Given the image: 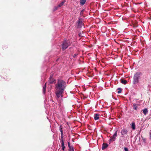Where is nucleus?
I'll use <instances>...</instances> for the list:
<instances>
[{"label": "nucleus", "instance_id": "nucleus-3", "mask_svg": "<svg viewBox=\"0 0 151 151\" xmlns=\"http://www.w3.org/2000/svg\"><path fill=\"white\" fill-rule=\"evenodd\" d=\"M70 44V43L68 40H65L63 42L62 45L63 50L66 49Z\"/></svg>", "mask_w": 151, "mask_h": 151}, {"label": "nucleus", "instance_id": "nucleus-8", "mask_svg": "<svg viewBox=\"0 0 151 151\" xmlns=\"http://www.w3.org/2000/svg\"><path fill=\"white\" fill-rule=\"evenodd\" d=\"M108 146V145L106 143H103L102 145V150H104L105 149V148H107Z\"/></svg>", "mask_w": 151, "mask_h": 151}, {"label": "nucleus", "instance_id": "nucleus-23", "mask_svg": "<svg viewBox=\"0 0 151 151\" xmlns=\"http://www.w3.org/2000/svg\"><path fill=\"white\" fill-rule=\"evenodd\" d=\"M124 150L125 151H128V149L127 147H124Z\"/></svg>", "mask_w": 151, "mask_h": 151}, {"label": "nucleus", "instance_id": "nucleus-24", "mask_svg": "<svg viewBox=\"0 0 151 151\" xmlns=\"http://www.w3.org/2000/svg\"><path fill=\"white\" fill-rule=\"evenodd\" d=\"M77 55H78L77 54H75L73 55V57H74V58H75Z\"/></svg>", "mask_w": 151, "mask_h": 151}, {"label": "nucleus", "instance_id": "nucleus-11", "mask_svg": "<svg viewBox=\"0 0 151 151\" xmlns=\"http://www.w3.org/2000/svg\"><path fill=\"white\" fill-rule=\"evenodd\" d=\"M135 125L134 122H132L131 124V127L132 129L134 130L135 129Z\"/></svg>", "mask_w": 151, "mask_h": 151}, {"label": "nucleus", "instance_id": "nucleus-18", "mask_svg": "<svg viewBox=\"0 0 151 151\" xmlns=\"http://www.w3.org/2000/svg\"><path fill=\"white\" fill-rule=\"evenodd\" d=\"M118 91L117 92V93H121L122 91V89L120 88H118Z\"/></svg>", "mask_w": 151, "mask_h": 151}, {"label": "nucleus", "instance_id": "nucleus-19", "mask_svg": "<svg viewBox=\"0 0 151 151\" xmlns=\"http://www.w3.org/2000/svg\"><path fill=\"white\" fill-rule=\"evenodd\" d=\"M58 7H58V6H55L53 9V11H56V10H57L58 9Z\"/></svg>", "mask_w": 151, "mask_h": 151}, {"label": "nucleus", "instance_id": "nucleus-17", "mask_svg": "<svg viewBox=\"0 0 151 151\" xmlns=\"http://www.w3.org/2000/svg\"><path fill=\"white\" fill-rule=\"evenodd\" d=\"M69 148V151H74V149L73 146H71V147Z\"/></svg>", "mask_w": 151, "mask_h": 151}, {"label": "nucleus", "instance_id": "nucleus-22", "mask_svg": "<svg viewBox=\"0 0 151 151\" xmlns=\"http://www.w3.org/2000/svg\"><path fill=\"white\" fill-rule=\"evenodd\" d=\"M68 146L69 148L70 147H71V146H70V143L69 142H68Z\"/></svg>", "mask_w": 151, "mask_h": 151}, {"label": "nucleus", "instance_id": "nucleus-20", "mask_svg": "<svg viewBox=\"0 0 151 151\" xmlns=\"http://www.w3.org/2000/svg\"><path fill=\"white\" fill-rule=\"evenodd\" d=\"M61 126L60 127V132L61 133H63V131L62 130V129L61 128Z\"/></svg>", "mask_w": 151, "mask_h": 151}, {"label": "nucleus", "instance_id": "nucleus-2", "mask_svg": "<svg viewBox=\"0 0 151 151\" xmlns=\"http://www.w3.org/2000/svg\"><path fill=\"white\" fill-rule=\"evenodd\" d=\"M142 75V73L140 72H138L136 73L134 75L133 79V82L134 84H136L138 83L139 79L140 77Z\"/></svg>", "mask_w": 151, "mask_h": 151}, {"label": "nucleus", "instance_id": "nucleus-5", "mask_svg": "<svg viewBox=\"0 0 151 151\" xmlns=\"http://www.w3.org/2000/svg\"><path fill=\"white\" fill-rule=\"evenodd\" d=\"M127 130L126 129H123L121 130V133L123 137L124 135L127 134Z\"/></svg>", "mask_w": 151, "mask_h": 151}, {"label": "nucleus", "instance_id": "nucleus-21", "mask_svg": "<svg viewBox=\"0 0 151 151\" xmlns=\"http://www.w3.org/2000/svg\"><path fill=\"white\" fill-rule=\"evenodd\" d=\"M63 133H61V139H63Z\"/></svg>", "mask_w": 151, "mask_h": 151}, {"label": "nucleus", "instance_id": "nucleus-25", "mask_svg": "<svg viewBox=\"0 0 151 151\" xmlns=\"http://www.w3.org/2000/svg\"><path fill=\"white\" fill-rule=\"evenodd\" d=\"M79 36H81V33H79Z\"/></svg>", "mask_w": 151, "mask_h": 151}, {"label": "nucleus", "instance_id": "nucleus-29", "mask_svg": "<svg viewBox=\"0 0 151 151\" xmlns=\"http://www.w3.org/2000/svg\"><path fill=\"white\" fill-rule=\"evenodd\" d=\"M52 83V82H50V83Z\"/></svg>", "mask_w": 151, "mask_h": 151}, {"label": "nucleus", "instance_id": "nucleus-10", "mask_svg": "<svg viewBox=\"0 0 151 151\" xmlns=\"http://www.w3.org/2000/svg\"><path fill=\"white\" fill-rule=\"evenodd\" d=\"M143 112L145 115H146L148 113V110L147 108H145L142 110Z\"/></svg>", "mask_w": 151, "mask_h": 151}, {"label": "nucleus", "instance_id": "nucleus-28", "mask_svg": "<svg viewBox=\"0 0 151 151\" xmlns=\"http://www.w3.org/2000/svg\"><path fill=\"white\" fill-rule=\"evenodd\" d=\"M81 14V12L80 13V14Z\"/></svg>", "mask_w": 151, "mask_h": 151}, {"label": "nucleus", "instance_id": "nucleus-7", "mask_svg": "<svg viewBox=\"0 0 151 151\" xmlns=\"http://www.w3.org/2000/svg\"><path fill=\"white\" fill-rule=\"evenodd\" d=\"M78 28H81L82 27L83 23L82 21H81L80 19L79 20L78 22Z\"/></svg>", "mask_w": 151, "mask_h": 151}, {"label": "nucleus", "instance_id": "nucleus-13", "mask_svg": "<svg viewBox=\"0 0 151 151\" xmlns=\"http://www.w3.org/2000/svg\"><path fill=\"white\" fill-rule=\"evenodd\" d=\"M65 1L64 0L60 3L58 6L59 7H60L63 6L65 2Z\"/></svg>", "mask_w": 151, "mask_h": 151}, {"label": "nucleus", "instance_id": "nucleus-12", "mask_svg": "<svg viewBox=\"0 0 151 151\" xmlns=\"http://www.w3.org/2000/svg\"><path fill=\"white\" fill-rule=\"evenodd\" d=\"M86 0H80V3L82 5H83L86 1Z\"/></svg>", "mask_w": 151, "mask_h": 151}, {"label": "nucleus", "instance_id": "nucleus-6", "mask_svg": "<svg viewBox=\"0 0 151 151\" xmlns=\"http://www.w3.org/2000/svg\"><path fill=\"white\" fill-rule=\"evenodd\" d=\"M60 142L61 144L62 149L63 151H64L65 148V146L64 145V142L63 139H61Z\"/></svg>", "mask_w": 151, "mask_h": 151}, {"label": "nucleus", "instance_id": "nucleus-9", "mask_svg": "<svg viewBox=\"0 0 151 151\" xmlns=\"http://www.w3.org/2000/svg\"><path fill=\"white\" fill-rule=\"evenodd\" d=\"M94 119L95 120H98L99 118V114H96L94 115Z\"/></svg>", "mask_w": 151, "mask_h": 151}, {"label": "nucleus", "instance_id": "nucleus-26", "mask_svg": "<svg viewBox=\"0 0 151 151\" xmlns=\"http://www.w3.org/2000/svg\"><path fill=\"white\" fill-rule=\"evenodd\" d=\"M150 137L151 138V133H150Z\"/></svg>", "mask_w": 151, "mask_h": 151}, {"label": "nucleus", "instance_id": "nucleus-16", "mask_svg": "<svg viewBox=\"0 0 151 151\" xmlns=\"http://www.w3.org/2000/svg\"><path fill=\"white\" fill-rule=\"evenodd\" d=\"M127 81L124 80L123 79L121 80V83L123 84H125L127 83Z\"/></svg>", "mask_w": 151, "mask_h": 151}, {"label": "nucleus", "instance_id": "nucleus-15", "mask_svg": "<svg viewBox=\"0 0 151 151\" xmlns=\"http://www.w3.org/2000/svg\"><path fill=\"white\" fill-rule=\"evenodd\" d=\"M133 108L137 110V105L136 104H133Z\"/></svg>", "mask_w": 151, "mask_h": 151}, {"label": "nucleus", "instance_id": "nucleus-4", "mask_svg": "<svg viewBox=\"0 0 151 151\" xmlns=\"http://www.w3.org/2000/svg\"><path fill=\"white\" fill-rule=\"evenodd\" d=\"M117 131L115 132V133L112 135V137L110 139V141H114L116 139V137L117 136Z\"/></svg>", "mask_w": 151, "mask_h": 151}, {"label": "nucleus", "instance_id": "nucleus-1", "mask_svg": "<svg viewBox=\"0 0 151 151\" xmlns=\"http://www.w3.org/2000/svg\"><path fill=\"white\" fill-rule=\"evenodd\" d=\"M66 87V83L62 80H58L55 85V94L57 98L63 97L62 93Z\"/></svg>", "mask_w": 151, "mask_h": 151}, {"label": "nucleus", "instance_id": "nucleus-27", "mask_svg": "<svg viewBox=\"0 0 151 151\" xmlns=\"http://www.w3.org/2000/svg\"><path fill=\"white\" fill-rule=\"evenodd\" d=\"M83 10H82L81 11V12H83Z\"/></svg>", "mask_w": 151, "mask_h": 151}, {"label": "nucleus", "instance_id": "nucleus-14", "mask_svg": "<svg viewBox=\"0 0 151 151\" xmlns=\"http://www.w3.org/2000/svg\"><path fill=\"white\" fill-rule=\"evenodd\" d=\"M46 83H45V85L43 87V92L44 93H45L46 91Z\"/></svg>", "mask_w": 151, "mask_h": 151}]
</instances>
